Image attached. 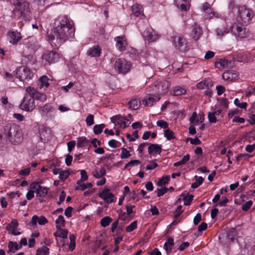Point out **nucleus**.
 Returning a JSON list of instances; mask_svg holds the SVG:
<instances>
[{
  "mask_svg": "<svg viewBox=\"0 0 255 255\" xmlns=\"http://www.w3.org/2000/svg\"><path fill=\"white\" fill-rule=\"evenodd\" d=\"M54 25L48 38L56 46L61 45L74 36V22L67 15L58 16L54 20Z\"/></svg>",
  "mask_w": 255,
  "mask_h": 255,
  "instance_id": "nucleus-1",
  "label": "nucleus"
},
{
  "mask_svg": "<svg viewBox=\"0 0 255 255\" xmlns=\"http://www.w3.org/2000/svg\"><path fill=\"white\" fill-rule=\"evenodd\" d=\"M4 131L8 140L17 145L23 140V135L20 127L16 124H8L4 128Z\"/></svg>",
  "mask_w": 255,
  "mask_h": 255,
  "instance_id": "nucleus-2",
  "label": "nucleus"
},
{
  "mask_svg": "<svg viewBox=\"0 0 255 255\" xmlns=\"http://www.w3.org/2000/svg\"><path fill=\"white\" fill-rule=\"evenodd\" d=\"M15 9L13 14L15 17L27 19L29 13V4L23 0H17L14 3Z\"/></svg>",
  "mask_w": 255,
  "mask_h": 255,
  "instance_id": "nucleus-3",
  "label": "nucleus"
},
{
  "mask_svg": "<svg viewBox=\"0 0 255 255\" xmlns=\"http://www.w3.org/2000/svg\"><path fill=\"white\" fill-rule=\"evenodd\" d=\"M170 87V83L165 80H157L149 88L152 94H156L160 97L166 94Z\"/></svg>",
  "mask_w": 255,
  "mask_h": 255,
  "instance_id": "nucleus-4",
  "label": "nucleus"
},
{
  "mask_svg": "<svg viewBox=\"0 0 255 255\" xmlns=\"http://www.w3.org/2000/svg\"><path fill=\"white\" fill-rule=\"evenodd\" d=\"M23 44V53L25 56L32 55L38 48L36 39L33 37H29L24 39Z\"/></svg>",
  "mask_w": 255,
  "mask_h": 255,
  "instance_id": "nucleus-5",
  "label": "nucleus"
},
{
  "mask_svg": "<svg viewBox=\"0 0 255 255\" xmlns=\"http://www.w3.org/2000/svg\"><path fill=\"white\" fill-rule=\"evenodd\" d=\"M13 73L16 78L21 81L29 80L33 76L32 72L28 68L24 66L18 67Z\"/></svg>",
  "mask_w": 255,
  "mask_h": 255,
  "instance_id": "nucleus-6",
  "label": "nucleus"
},
{
  "mask_svg": "<svg viewBox=\"0 0 255 255\" xmlns=\"http://www.w3.org/2000/svg\"><path fill=\"white\" fill-rule=\"evenodd\" d=\"M131 65L130 62L123 58H119L115 61L114 68L119 73L126 74L130 69Z\"/></svg>",
  "mask_w": 255,
  "mask_h": 255,
  "instance_id": "nucleus-7",
  "label": "nucleus"
},
{
  "mask_svg": "<svg viewBox=\"0 0 255 255\" xmlns=\"http://www.w3.org/2000/svg\"><path fill=\"white\" fill-rule=\"evenodd\" d=\"M21 110L27 112H31L35 108L34 99L32 96L26 92L23 97L22 102L20 105Z\"/></svg>",
  "mask_w": 255,
  "mask_h": 255,
  "instance_id": "nucleus-8",
  "label": "nucleus"
},
{
  "mask_svg": "<svg viewBox=\"0 0 255 255\" xmlns=\"http://www.w3.org/2000/svg\"><path fill=\"white\" fill-rule=\"evenodd\" d=\"M230 29L233 34L240 38H246L249 35L248 30H247L246 28H244L241 26H239L237 24L234 23L232 24L230 26Z\"/></svg>",
  "mask_w": 255,
  "mask_h": 255,
  "instance_id": "nucleus-9",
  "label": "nucleus"
},
{
  "mask_svg": "<svg viewBox=\"0 0 255 255\" xmlns=\"http://www.w3.org/2000/svg\"><path fill=\"white\" fill-rule=\"evenodd\" d=\"M59 58V54L53 51L46 53L43 55V61L45 66H48L51 63L56 62L58 61Z\"/></svg>",
  "mask_w": 255,
  "mask_h": 255,
  "instance_id": "nucleus-10",
  "label": "nucleus"
},
{
  "mask_svg": "<svg viewBox=\"0 0 255 255\" xmlns=\"http://www.w3.org/2000/svg\"><path fill=\"white\" fill-rule=\"evenodd\" d=\"M202 11L204 13V16L206 19H211L213 17H219V14L215 12L211 7V5L207 2L202 4Z\"/></svg>",
  "mask_w": 255,
  "mask_h": 255,
  "instance_id": "nucleus-11",
  "label": "nucleus"
},
{
  "mask_svg": "<svg viewBox=\"0 0 255 255\" xmlns=\"http://www.w3.org/2000/svg\"><path fill=\"white\" fill-rule=\"evenodd\" d=\"M25 92L32 96L34 99L39 100L41 102H44L47 100V96L45 94L38 92L31 87H26Z\"/></svg>",
  "mask_w": 255,
  "mask_h": 255,
  "instance_id": "nucleus-12",
  "label": "nucleus"
},
{
  "mask_svg": "<svg viewBox=\"0 0 255 255\" xmlns=\"http://www.w3.org/2000/svg\"><path fill=\"white\" fill-rule=\"evenodd\" d=\"M141 34L145 40L149 43L153 42L159 38V35L156 34L153 29L150 27L142 31Z\"/></svg>",
  "mask_w": 255,
  "mask_h": 255,
  "instance_id": "nucleus-13",
  "label": "nucleus"
},
{
  "mask_svg": "<svg viewBox=\"0 0 255 255\" xmlns=\"http://www.w3.org/2000/svg\"><path fill=\"white\" fill-rule=\"evenodd\" d=\"M30 188L31 190H33V191H35L37 195L41 197H45L47 194L48 188L40 186L37 182L31 183Z\"/></svg>",
  "mask_w": 255,
  "mask_h": 255,
  "instance_id": "nucleus-14",
  "label": "nucleus"
},
{
  "mask_svg": "<svg viewBox=\"0 0 255 255\" xmlns=\"http://www.w3.org/2000/svg\"><path fill=\"white\" fill-rule=\"evenodd\" d=\"M98 196L108 204L113 203L115 200V195L111 193L108 188H105L101 192L99 193Z\"/></svg>",
  "mask_w": 255,
  "mask_h": 255,
  "instance_id": "nucleus-15",
  "label": "nucleus"
},
{
  "mask_svg": "<svg viewBox=\"0 0 255 255\" xmlns=\"http://www.w3.org/2000/svg\"><path fill=\"white\" fill-rule=\"evenodd\" d=\"M149 93L147 98L142 100V103L147 106H152L154 103L160 99V97L156 94H152L151 90H149Z\"/></svg>",
  "mask_w": 255,
  "mask_h": 255,
  "instance_id": "nucleus-16",
  "label": "nucleus"
},
{
  "mask_svg": "<svg viewBox=\"0 0 255 255\" xmlns=\"http://www.w3.org/2000/svg\"><path fill=\"white\" fill-rule=\"evenodd\" d=\"M38 110L42 116H45L53 113L54 109L51 104L47 103L43 106H39Z\"/></svg>",
  "mask_w": 255,
  "mask_h": 255,
  "instance_id": "nucleus-17",
  "label": "nucleus"
},
{
  "mask_svg": "<svg viewBox=\"0 0 255 255\" xmlns=\"http://www.w3.org/2000/svg\"><path fill=\"white\" fill-rule=\"evenodd\" d=\"M185 42V39L180 36H175L173 40L174 44L175 47H178L180 51H186L187 49Z\"/></svg>",
  "mask_w": 255,
  "mask_h": 255,
  "instance_id": "nucleus-18",
  "label": "nucleus"
},
{
  "mask_svg": "<svg viewBox=\"0 0 255 255\" xmlns=\"http://www.w3.org/2000/svg\"><path fill=\"white\" fill-rule=\"evenodd\" d=\"M9 42L12 44H16L21 38L20 33L17 31H12L8 33Z\"/></svg>",
  "mask_w": 255,
  "mask_h": 255,
  "instance_id": "nucleus-19",
  "label": "nucleus"
},
{
  "mask_svg": "<svg viewBox=\"0 0 255 255\" xmlns=\"http://www.w3.org/2000/svg\"><path fill=\"white\" fill-rule=\"evenodd\" d=\"M202 34L201 27L197 24L192 26L191 35L195 40H198Z\"/></svg>",
  "mask_w": 255,
  "mask_h": 255,
  "instance_id": "nucleus-20",
  "label": "nucleus"
},
{
  "mask_svg": "<svg viewBox=\"0 0 255 255\" xmlns=\"http://www.w3.org/2000/svg\"><path fill=\"white\" fill-rule=\"evenodd\" d=\"M176 6L182 10L187 11L189 9V0H174Z\"/></svg>",
  "mask_w": 255,
  "mask_h": 255,
  "instance_id": "nucleus-21",
  "label": "nucleus"
},
{
  "mask_svg": "<svg viewBox=\"0 0 255 255\" xmlns=\"http://www.w3.org/2000/svg\"><path fill=\"white\" fill-rule=\"evenodd\" d=\"M101 48L99 46H94L88 50L87 54L92 57H98L101 55Z\"/></svg>",
  "mask_w": 255,
  "mask_h": 255,
  "instance_id": "nucleus-22",
  "label": "nucleus"
},
{
  "mask_svg": "<svg viewBox=\"0 0 255 255\" xmlns=\"http://www.w3.org/2000/svg\"><path fill=\"white\" fill-rule=\"evenodd\" d=\"M116 47L120 51H123L126 49L127 42L124 37L118 36L116 37Z\"/></svg>",
  "mask_w": 255,
  "mask_h": 255,
  "instance_id": "nucleus-23",
  "label": "nucleus"
},
{
  "mask_svg": "<svg viewBox=\"0 0 255 255\" xmlns=\"http://www.w3.org/2000/svg\"><path fill=\"white\" fill-rule=\"evenodd\" d=\"M132 14L136 17L142 18L144 15L141 5L137 4H133L131 7Z\"/></svg>",
  "mask_w": 255,
  "mask_h": 255,
  "instance_id": "nucleus-24",
  "label": "nucleus"
},
{
  "mask_svg": "<svg viewBox=\"0 0 255 255\" xmlns=\"http://www.w3.org/2000/svg\"><path fill=\"white\" fill-rule=\"evenodd\" d=\"M37 222L40 225H44L48 222V220L43 216H41L40 217H38L37 215H34L32 217L31 224L32 225H36Z\"/></svg>",
  "mask_w": 255,
  "mask_h": 255,
  "instance_id": "nucleus-25",
  "label": "nucleus"
},
{
  "mask_svg": "<svg viewBox=\"0 0 255 255\" xmlns=\"http://www.w3.org/2000/svg\"><path fill=\"white\" fill-rule=\"evenodd\" d=\"M56 231L54 233V236L56 237H60L63 239L67 238L68 231L66 229H62L59 225H56Z\"/></svg>",
  "mask_w": 255,
  "mask_h": 255,
  "instance_id": "nucleus-26",
  "label": "nucleus"
},
{
  "mask_svg": "<svg viewBox=\"0 0 255 255\" xmlns=\"http://www.w3.org/2000/svg\"><path fill=\"white\" fill-rule=\"evenodd\" d=\"M161 150V146L157 144H151L148 148V153L153 155L160 154Z\"/></svg>",
  "mask_w": 255,
  "mask_h": 255,
  "instance_id": "nucleus-27",
  "label": "nucleus"
},
{
  "mask_svg": "<svg viewBox=\"0 0 255 255\" xmlns=\"http://www.w3.org/2000/svg\"><path fill=\"white\" fill-rule=\"evenodd\" d=\"M111 119L113 123L120 125L121 127L125 128L126 118L120 115H117L112 117Z\"/></svg>",
  "mask_w": 255,
  "mask_h": 255,
  "instance_id": "nucleus-28",
  "label": "nucleus"
},
{
  "mask_svg": "<svg viewBox=\"0 0 255 255\" xmlns=\"http://www.w3.org/2000/svg\"><path fill=\"white\" fill-rule=\"evenodd\" d=\"M241 18L245 19V20L249 21L253 17L254 13L253 12L249 9H245L241 11Z\"/></svg>",
  "mask_w": 255,
  "mask_h": 255,
  "instance_id": "nucleus-29",
  "label": "nucleus"
},
{
  "mask_svg": "<svg viewBox=\"0 0 255 255\" xmlns=\"http://www.w3.org/2000/svg\"><path fill=\"white\" fill-rule=\"evenodd\" d=\"M8 251L7 253H14L16 251L19 250L21 246L18 245L16 242H9L8 245Z\"/></svg>",
  "mask_w": 255,
  "mask_h": 255,
  "instance_id": "nucleus-30",
  "label": "nucleus"
},
{
  "mask_svg": "<svg viewBox=\"0 0 255 255\" xmlns=\"http://www.w3.org/2000/svg\"><path fill=\"white\" fill-rule=\"evenodd\" d=\"M237 77V73L232 71L225 72L222 74L223 79L228 81H232L233 79L236 78Z\"/></svg>",
  "mask_w": 255,
  "mask_h": 255,
  "instance_id": "nucleus-31",
  "label": "nucleus"
},
{
  "mask_svg": "<svg viewBox=\"0 0 255 255\" xmlns=\"http://www.w3.org/2000/svg\"><path fill=\"white\" fill-rule=\"evenodd\" d=\"M212 86L213 84L212 81L210 80L201 81L196 84V87L199 89H204L205 88L209 89L210 87Z\"/></svg>",
  "mask_w": 255,
  "mask_h": 255,
  "instance_id": "nucleus-32",
  "label": "nucleus"
},
{
  "mask_svg": "<svg viewBox=\"0 0 255 255\" xmlns=\"http://www.w3.org/2000/svg\"><path fill=\"white\" fill-rule=\"evenodd\" d=\"M229 32V29L224 26L219 27L216 30V34L219 37H222Z\"/></svg>",
  "mask_w": 255,
  "mask_h": 255,
  "instance_id": "nucleus-33",
  "label": "nucleus"
},
{
  "mask_svg": "<svg viewBox=\"0 0 255 255\" xmlns=\"http://www.w3.org/2000/svg\"><path fill=\"white\" fill-rule=\"evenodd\" d=\"M18 226V223L15 219H12L10 223L7 225L6 227V230L9 232H12L15 230Z\"/></svg>",
  "mask_w": 255,
  "mask_h": 255,
  "instance_id": "nucleus-34",
  "label": "nucleus"
},
{
  "mask_svg": "<svg viewBox=\"0 0 255 255\" xmlns=\"http://www.w3.org/2000/svg\"><path fill=\"white\" fill-rule=\"evenodd\" d=\"M174 245V240L172 238L169 237L168 238L166 242L164 244V249L166 252H170L172 248Z\"/></svg>",
  "mask_w": 255,
  "mask_h": 255,
  "instance_id": "nucleus-35",
  "label": "nucleus"
},
{
  "mask_svg": "<svg viewBox=\"0 0 255 255\" xmlns=\"http://www.w3.org/2000/svg\"><path fill=\"white\" fill-rule=\"evenodd\" d=\"M186 90L179 86H176L173 90V95L175 96H179L185 94Z\"/></svg>",
  "mask_w": 255,
  "mask_h": 255,
  "instance_id": "nucleus-36",
  "label": "nucleus"
},
{
  "mask_svg": "<svg viewBox=\"0 0 255 255\" xmlns=\"http://www.w3.org/2000/svg\"><path fill=\"white\" fill-rule=\"evenodd\" d=\"M228 60L221 59L219 61L215 62V67L218 68H224L228 65Z\"/></svg>",
  "mask_w": 255,
  "mask_h": 255,
  "instance_id": "nucleus-37",
  "label": "nucleus"
},
{
  "mask_svg": "<svg viewBox=\"0 0 255 255\" xmlns=\"http://www.w3.org/2000/svg\"><path fill=\"white\" fill-rule=\"evenodd\" d=\"M89 141L85 137L82 136L77 138V146L82 147L87 145Z\"/></svg>",
  "mask_w": 255,
  "mask_h": 255,
  "instance_id": "nucleus-38",
  "label": "nucleus"
},
{
  "mask_svg": "<svg viewBox=\"0 0 255 255\" xmlns=\"http://www.w3.org/2000/svg\"><path fill=\"white\" fill-rule=\"evenodd\" d=\"M190 155L189 154H187L186 155L184 156L182 159L179 161L175 162L173 164V165L175 167H177L181 165L185 164L190 159Z\"/></svg>",
  "mask_w": 255,
  "mask_h": 255,
  "instance_id": "nucleus-39",
  "label": "nucleus"
},
{
  "mask_svg": "<svg viewBox=\"0 0 255 255\" xmlns=\"http://www.w3.org/2000/svg\"><path fill=\"white\" fill-rule=\"evenodd\" d=\"M49 79L46 76H42L39 78V82L41 83L40 88L44 87L47 88L49 86Z\"/></svg>",
  "mask_w": 255,
  "mask_h": 255,
  "instance_id": "nucleus-40",
  "label": "nucleus"
},
{
  "mask_svg": "<svg viewBox=\"0 0 255 255\" xmlns=\"http://www.w3.org/2000/svg\"><path fill=\"white\" fill-rule=\"evenodd\" d=\"M49 249L46 246H42L38 249L36 251V255H49Z\"/></svg>",
  "mask_w": 255,
  "mask_h": 255,
  "instance_id": "nucleus-41",
  "label": "nucleus"
},
{
  "mask_svg": "<svg viewBox=\"0 0 255 255\" xmlns=\"http://www.w3.org/2000/svg\"><path fill=\"white\" fill-rule=\"evenodd\" d=\"M106 174V171L104 167H101L99 171L96 170L93 172V176L96 178H100Z\"/></svg>",
  "mask_w": 255,
  "mask_h": 255,
  "instance_id": "nucleus-42",
  "label": "nucleus"
},
{
  "mask_svg": "<svg viewBox=\"0 0 255 255\" xmlns=\"http://www.w3.org/2000/svg\"><path fill=\"white\" fill-rule=\"evenodd\" d=\"M196 181L191 184V188L195 189L198 188L203 182L204 178L201 176H195Z\"/></svg>",
  "mask_w": 255,
  "mask_h": 255,
  "instance_id": "nucleus-43",
  "label": "nucleus"
},
{
  "mask_svg": "<svg viewBox=\"0 0 255 255\" xmlns=\"http://www.w3.org/2000/svg\"><path fill=\"white\" fill-rule=\"evenodd\" d=\"M112 219L108 216H106L101 220V225L103 227L108 226L112 222Z\"/></svg>",
  "mask_w": 255,
  "mask_h": 255,
  "instance_id": "nucleus-44",
  "label": "nucleus"
},
{
  "mask_svg": "<svg viewBox=\"0 0 255 255\" xmlns=\"http://www.w3.org/2000/svg\"><path fill=\"white\" fill-rule=\"evenodd\" d=\"M139 101L136 99H133L128 102V105L130 109L132 110H136L139 106Z\"/></svg>",
  "mask_w": 255,
  "mask_h": 255,
  "instance_id": "nucleus-45",
  "label": "nucleus"
},
{
  "mask_svg": "<svg viewBox=\"0 0 255 255\" xmlns=\"http://www.w3.org/2000/svg\"><path fill=\"white\" fill-rule=\"evenodd\" d=\"M105 127V125L104 124H102L100 125H96L94 126L93 128V131L95 134H100L102 131L103 128Z\"/></svg>",
  "mask_w": 255,
  "mask_h": 255,
  "instance_id": "nucleus-46",
  "label": "nucleus"
},
{
  "mask_svg": "<svg viewBox=\"0 0 255 255\" xmlns=\"http://www.w3.org/2000/svg\"><path fill=\"white\" fill-rule=\"evenodd\" d=\"M164 136L168 140H171L175 138L174 133L169 129H166L164 130Z\"/></svg>",
  "mask_w": 255,
  "mask_h": 255,
  "instance_id": "nucleus-47",
  "label": "nucleus"
},
{
  "mask_svg": "<svg viewBox=\"0 0 255 255\" xmlns=\"http://www.w3.org/2000/svg\"><path fill=\"white\" fill-rule=\"evenodd\" d=\"M70 174V173L69 170H63L62 169L60 175L59 176V178L61 180H65L69 176Z\"/></svg>",
  "mask_w": 255,
  "mask_h": 255,
  "instance_id": "nucleus-48",
  "label": "nucleus"
},
{
  "mask_svg": "<svg viewBox=\"0 0 255 255\" xmlns=\"http://www.w3.org/2000/svg\"><path fill=\"white\" fill-rule=\"evenodd\" d=\"M84 181H82V180H78L77 181V186L75 187V189L76 190H81L82 191H84L87 189V187L86 186V184L83 183Z\"/></svg>",
  "mask_w": 255,
  "mask_h": 255,
  "instance_id": "nucleus-49",
  "label": "nucleus"
},
{
  "mask_svg": "<svg viewBox=\"0 0 255 255\" xmlns=\"http://www.w3.org/2000/svg\"><path fill=\"white\" fill-rule=\"evenodd\" d=\"M170 179V177L168 176H163L162 178L160 179L157 183V185L159 186H161L163 185H165L168 183Z\"/></svg>",
  "mask_w": 255,
  "mask_h": 255,
  "instance_id": "nucleus-50",
  "label": "nucleus"
},
{
  "mask_svg": "<svg viewBox=\"0 0 255 255\" xmlns=\"http://www.w3.org/2000/svg\"><path fill=\"white\" fill-rule=\"evenodd\" d=\"M194 196L192 195H187L184 197L183 200H184V204L186 206L190 205L193 199Z\"/></svg>",
  "mask_w": 255,
  "mask_h": 255,
  "instance_id": "nucleus-51",
  "label": "nucleus"
},
{
  "mask_svg": "<svg viewBox=\"0 0 255 255\" xmlns=\"http://www.w3.org/2000/svg\"><path fill=\"white\" fill-rule=\"evenodd\" d=\"M137 228V221H134L130 223V224L126 228V232L129 233L131 232L132 231L134 230Z\"/></svg>",
  "mask_w": 255,
  "mask_h": 255,
  "instance_id": "nucleus-52",
  "label": "nucleus"
},
{
  "mask_svg": "<svg viewBox=\"0 0 255 255\" xmlns=\"http://www.w3.org/2000/svg\"><path fill=\"white\" fill-rule=\"evenodd\" d=\"M122 153L121 154V158L122 159L127 158L129 157L131 154L128 150L126 148H122Z\"/></svg>",
  "mask_w": 255,
  "mask_h": 255,
  "instance_id": "nucleus-53",
  "label": "nucleus"
},
{
  "mask_svg": "<svg viewBox=\"0 0 255 255\" xmlns=\"http://www.w3.org/2000/svg\"><path fill=\"white\" fill-rule=\"evenodd\" d=\"M197 117V113L196 112H193L192 115L190 118L189 121L191 124L194 125H196L199 124L198 120H196Z\"/></svg>",
  "mask_w": 255,
  "mask_h": 255,
  "instance_id": "nucleus-54",
  "label": "nucleus"
},
{
  "mask_svg": "<svg viewBox=\"0 0 255 255\" xmlns=\"http://www.w3.org/2000/svg\"><path fill=\"white\" fill-rule=\"evenodd\" d=\"M149 145V143L148 142H143L140 144L137 148V151L138 152V155L139 156L141 157L142 156V152L144 149V148L146 146Z\"/></svg>",
  "mask_w": 255,
  "mask_h": 255,
  "instance_id": "nucleus-55",
  "label": "nucleus"
},
{
  "mask_svg": "<svg viewBox=\"0 0 255 255\" xmlns=\"http://www.w3.org/2000/svg\"><path fill=\"white\" fill-rule=\"evenodd\" d=\"M65 221L63 216L59 215L58 218L56 219L55 221V223L56 225H59L60 227L64 226Z\"/></svg>",
  "mask_w": 255,
  "mask_h": 255,
  "instance_id": "nucleus-56",
  "label": "nucleus"
},
{
  "mask_svg": "<svg viewBox=\"0 0 255 255\" xmlns=\"http://www.w3.org/2000/svg\"><path fill=\"white\" fill-rule=\"evenodd\" d=\"M140 163L138 160H132L125 165L124 169H126L128 167H131L135 165H138Z\"/></svg>",
  "mask_w": 255,
  "mask_h": 255,
  "instance_id": "nucleus-57",
  "label": "nucleus"
},
{
  "mask_svg": "<svg viewBox=\"0 0 255 255\" xmlns=\"http://www.w3.org/2000/svg\"><path fill=\"white\" fill-rule=\"evenodd\" d=\"M94 115L92 114H90L87 117L86 122L87 126H91L94 124Z\"/></svg>",
  "mask_w": 255,
  "mask_h": 255,
  "instance_id": "nucleus-58",
  "label": "nucleus"
},
{
  "mask_svg": "<svg viewBox=\"0 0 255 255\" xmlns=\"http://www.w3.org/2000/svg\"><path fill=\"white\" fill-rule=\"evenodd\" d=\"M234 104L236 106L241 109H245L247 106V103L246 102H242L241 103H239V100L238 98H236L234 100Z\"/></svg>",
  "mask_w": 255,
  "mask_h": 255,
  "instance_id": "nucleus-59",
  "label": "nucleus"
},
{
  "mask_svg": "<svg viewBox=\"0 0 255 255\" xmlns=\"http://www.w3.org/2000/svg\"><path fill=\"white\" fill-rule=\"evenodd\" d=\"M208 117L209 121L210 123H215L218 121L216 115H214L213 112H209L208 114Z\"/></svg>",
  "mask_w": 255,
  "mask_h": 255,
  "instance_id": "nucleus-60",
  "label": "nucleus"
},
{
  "mask_svg": "<svg viewBox=\"0 0 255 255\" xmlns=\"http://www.w3.org/2000/svg\"><path fill=\"white\" fill-rule=\"evenodd\" d=\"M236 236V232L234 229H231L230 232L228 233V238L231 241H233L235 239V237Z\"/></svg>",
  "mask_w": 255,
  "mask_h": 255,
  "instance_id": "nucleus-61",
  "label": "nucleus"
},
{
  "mask_svg": "<svg viewBox=\"0 0 255 255\" xmlns=\"http://www.w3.org/2000/svg\"><path fill=\"white\" fill-rule=\"evenodd\" d=\"M168 190V189L165 187H162L157 190V196L160 197L165 194Z\"/></svg>",
  "mask_w": 255,
  "mask_h": 255,
  "instance_id": "nucleus-62",
  "label": "nucleus"
},
{
  "mask_svg": "<svg viewBox=\"0 0 255 255\" xmlns=\"http://www.w3.org/2000/svg\"><path fill=\"white\" fill-rule=\"evenodd\" d=\"M157 125L163 128H167L168 127V123L163 120H159L156 122Z\"/></svg>",
  "mask_w": 255,
  "mask_h": 255,
  "instance_id": "nucleus-63",
  "label": "nucleus"
},
{
  "mask_svg": "<svg viewBox=\"0 0 255 255\" xmlns=\"http://www.w3.org/2000/svg\"><path fill=\"white\" fill-rule=\"evenodd\" d=\"M253 205V202L252 201H249L245 203H244L242 206V209L243 211H247Z\"/></svg>",
  "mask_w": 255,
  "mask_h": 255,
  "instance_id": "nucleus-64",
  "label": "nucleus"
}]
</instances>
